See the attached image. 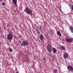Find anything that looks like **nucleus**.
Listing matches in <instances>:
<instances>
[{
    "label": "nucleus",
    "instance_id": "1",
    "mask_svg": "<svg viewBox=\"0 0 73 73\" xmlns=\"http://www.w3.org/2000/svg\"><path fill=\"white\" fill-rule=\"evenodd\" d=\"M13 37V34H12V32H9L8 34H7V39L8 40L11 41Z\"/></svg>",
    "mask_w": 73,
    "mask_h": 73
},
{
    "label": "nucleus",
    "instance_id": "2",
    "mask_svg": "<svg viewBox=\"0 0 73 73\" xmlns=\"http://www.w3.org/2000/svg\"><path fill=\"white\" fill-rule=\"evenodd\" d=\"M25 11L27 13L29 14V15H30V14H32V11L31 9L28 7H27L25 9Z\"/></svg>",
    "mask_w": 73,
    "mask_h": 73
},
{
    "label": "nucleus",
    "instance_id": "3",
    "mask_svg": "<svg viewBox=\"0 0 73 73\" xmlns=\"http://www.w3.org/2000/svg\"><path fill=\"white\" fill-rule=\"evenodd\" d=\"M52 45L50 44H49L47 46V50L48 51V52H50L51 50H52Z\"/></svg>",
    "mask_w": 73,
    "mask_h": 73
},
{
    "label": "nucleus",
    "instance_id": "4",
    "mask_svg": "<svg viewBox=\"0 0 73 73\" xmlns=\"http://www.w3.org/2000/svg\"><path fill=\"white\" fill-rule=\"evenodd\" d=\"M29 45V43L27 41H23L21 44L22 46H27Z\"/></svg>",
    "mask_w": 73,
    "mask_h": 73
},
{
    "label": "nucleus",
    "instance_id": "5",
    "mask_svg": "<svg viewBox=\"0 0 73 73\" xmlns=\"http://www.w3.org/2000/svg\"><path fill=\"white\" fill-rule=\"evenodd\" d=\"M66 42H68L69 43H71V42H72V41H73V39L71 38H66Z\"/></svg>",
    "mask_w": 73,
    "mask_h": 73
},
{
    "label": "nucleus",
    "instance_id": "6",
    "mask_svg": "<svg viewBox=\"0 0 73 73\" xmlns=\"http://www.w3.org/2000/svg\"><path fill=\"white\" fill-rule=\"evenodd\" d=\"M63 57L64 59H67V58H68L69 57L68 54L67 52L64 53L63 54Z\"/></svg>",
    "mask_w": 73,
    "mask_h": 73
},
{
    "label": "nucleus",
    "instance_id": "7",
    "mask_svg": "<svg viewBox=\"0 0 73 73\" xmlns=\"http://www.w3.org/2000/svg\"><path fill=\"white\" fill-rule=\"evenodd\" d=\"M39 38L40 40L42 41L44 39V36L43 35L41 34L39 36Z\"/></svg>",
    "mask_w": 73,
    "mask_h": 73
},
{
    "label": "nucleus",
    "instance_id": "8",
    "mask_svg": "<svg viewBox=\"0 0 73 73\" xmlns=\"http://www.w3.org/2000/svg\"><path fill=\"white\" fill-rule=\"evenodd\" d=\"M60 49L61 50H66L65 47L63 45L60 46Z\"/></svg>",
    "mask_w": 73,
    "mask_h": 73
},
{
    "label": "nucleus",
    "instance_id": "9",
    "mask_svg": "<svg viewBox=\"0 0 73 73\" xmlns=\"http://www.w3.org/2000/svg\"><path fill=\"white\" fill-rule=\"evenodd\" d=\"M57 49H56V48L54 47H52V52L53 53H56L57 52Z\"/></svg>",
    "mask_w": 73,
    "mask_h": 73
},
{
    "label": "nucleus",
    "instance_id": "10",
    "mask_svg": "<svg viewBox=\"0 0 73 73\" xmlns=\"http://www.w3.org/2000/svg\"><path fill=\"white\" fill-rule=\"evenodd\" d=\"M70 30V31L71 32L73 33V27L72 26L70 27L69 28Z\"/></svg>",
    "mask_w": 73,
    "mask_h": 73
},
{
    "label": "nucleus",
    "instance_id": "11",
    "mask_svg": "<svg viewBox=\"0 0 73 73\" xmlns=\"http://www.w3.org/2000/svg\"><path fill=\"white\" fill-rule=\"evenodd\" d=\"M12 1L14 5H16L17 4V0H12Z\"/></svg>",
    "mask_w": 73,
    "mask_h": 73
},
{
    "label": "nucleus",
    "instance_id": "12",
    "mask_svg": "<svg viewBox=\"0 0 73 73\" xmlns=\"http://www.w3.org/2000/svg\"><path fill=\"white\" fill-rule=\"evenodd\" d=\"M57 35H59V36H62V35H61V34L60 33V32L59 31H58L57 32Z\"/></svg>",
    "mask_w": 73,
    "mask_h": 73
},
{
    "label": "nucleus",
    "instance_id": "13",
    "mask_svg": "<svg viewBox=\"0 0 73 73\" xmlns=\"http://www.w3.org/2000/svg\"><path fill=\"white\" fill-rule=\"evenodd\" d=\"M42 59L43 61H45V62H46V58H45V57H43L42 58Z\"/></svg>",
    "mask_w": 73,
    "mask_h": 73
},
{
    "label": "nucleus",
    "instance_id": "14",
    "mask_svg": "<svg viewBox=\"0 0 73 73\" xmlns=\"http://www.w3.org/2000/svg\"><path fill=\"white\" fill-rule=\"evenodd\" d=\"M54 73H57V70L55 69L54 70Z\"/></svg>",
    "mask_w": 73,
    "mask_h": 73
},
{
    "label": "nucleus",
    "instance_id": "15",
    "mask_svg": "<svg viewBox=\"0 0 73 73\" xmlns=\"http://www.w3.org/2000/svg\"><path fill=\"white\" fill-rule=\"evenodd\" d=\"M9 50L10 52H13V50H12V49L11 48H10Z\"/></svg>",
    "mask_w": 73,
    "mask_h": 73
},
{
    "label": "nucleus",
    "instance_id": "16",
    "mask_svg": "<svg viewBox=\"0 0 73 73\" xmlns=\"http://www.w3.org/2000/svg\"><path fill=\"white\" fill-rule=\"evenodd\" d=\"M36 31L37 33H38V34H39V31H38V30H36Z\"/></svg>",
    "mask_w": 73,
    "mask_h": 73
},
{
    "label": "nucleus",
    "instance_id": "17",
    "mask_svg": "<svg viewBox=\"0 0 73 73\" xmlns=\"http://www.w3.org/2000/svg\"><path fill=\"white\" fill-rule=\"evenodd\" d=\"M41 26H40L39 30H41Z\"/></svg>",
    "mask_w": 73,
    "mask_h": 73
},
{
    "label": "nucleus",
    "instance_id": "18",
    "mask_svg": "<svg viewBox=\"0 0 73 73\" xmlns=\"http://www.w3.org/2000/svg\"><path fill=\"white\" fill-rule=\"evenodd\" d=\"M2 5H5V3H4V2H3Z\"/></svg>",
    "mask_w": 73,
    "mask_h": 73
},
{
    "label": "nucleus",
    "instance_id": "19",
    "mask_svg": "<svg viewBox=\"0 0 73 73\" xmlns=\"http://www.w3.org/2000/svg\"><path fill=\"white\" fill-rule=\"evenodd\" d=\"M72 10L73 11V5H72V7H71Z\"/></svg>",
    "mask_w": 73,
    "mask_h": 73
},
{
    "label": "nucleus",
    "instance_id": "20",
    "mask_svg": "<svg viewBox=\"0 0 73 73\" xmlns=\"http://www.w3.org/2000/svg\"><path fill=\"white\" fill-rule=\"evenodd\" d=\"M0 1L1 2H2V1H3V0H0Z\"/></svg>",
    "mask_w": 73,
    "mask_h": 73
},
{
    "label": "nucleus",
    "instance_id": "21",
    "mask_svg": "<svg viewBox=\"0 0 73 73\" xmlns=\"http://www.w3.org/2000/svg\"><path fill=\"white\" fill-rule=\"evenodd\" d=\"M0 46H1V42L0 41Z\"/></svg>",
    "mask_w": 73,
    "mask_h": 73
},
{
    "label": "nucleus",
    "instance_id": "22",
    "mask_svg": "<svg viewBox=\"0 0 73 73\" xmlns=\"http://www.w3.org/2000/svg\"><path fill=\"white\" fill-rule=\"evenodd\" d=\"M16 73H19V72H17Z\"/></svg>",
    "mask_w": 73,
    "mask_h": 73
},
{
    "label": "nucleus",
    "instance_id": "23",
    "mask_svg": "<svg viewBox=\"0 0 73 73\" xmlns=\"http://www.w3.org/2000/svg\"><path fill=\"white\" fill-rule=\"evenodd\" d=\"M20 56H21V54H20Z\"/></svg>",
    "mask_w": 73,
    "mask_h": 73
}]
</instances>
